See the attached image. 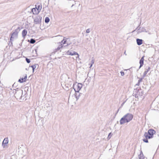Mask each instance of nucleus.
<instances>
[{"mask_svg":"<svg viewBox=\"0 0 159 159\" xmlns=\"http://www.w3.org/2000/svg\"><path fill=\"white\" fill-rule=\"evenodd\" d=\"M156 133V131L154 129H149L148 132H146L144 134V136L145 138L143 139V141L145 143H148V139L152 138L154 134Z\"/></svg>","mask_w":159,"mask_h":159,"instance_id":"obj_1","label":"nucleus"},{"mask_svg":"<svg viewBox=\"0 0 159 159\" xmlns=\"http://www.w3.org/2000/svg\"><path fill=\"white\" fill-rule=\"evenodd\" d=\"M133 118V116L132 114H127L121 118L120 120V123L122 125L125 123L128 122L131 120Z\"/></svg>","mask_w":159,"mask_h":159,"instance_id":"obj_2","label":"nucleus"},{"mask_svg":"<svg viewBox=\"0 0 159 159\" xmlns=\"http://www.w3.org/2000/svg\"><path fill=\"white\" fill-rule=\"evenodd\" d=\"M82 87V85L80 83L75 84L73 86V88L76 92H78Z\"/></svg>","mask_w":159,"mask_h":159,"instance_id":"obj_3","label":"nucleus"},{"mask_svg":"<svg viewBox=\"0 0 159 159\" xmlns=\"http://www.w3.org/2000/svg\"><path fill=\"white\" fill-rule=\"evenodd\" d=\"M67 54L69 55H71L73 56L74 55H77L78 56V57H79V54L77 53L76 52H70L69 51H68L67 52Z\"/></svg>","mask_w":159,"mask_h":159,"instance_id":"obj_4","label":"nucleus"},{"mask_svg":"<svg viewBox=\"0 0 159 159\" xmlns=\"http://www.w3.org/2000/svg\"><path fill=\"white\" fill-rule=\"evenodd\" d=\"M32 11L34 14H38L40 12L36 8H34L32 9Z\"/></svg>","mask_w":159,"mask_h":159,"instance_id":"obj_5","label":"nucleus"},{"mask_svg":"<svg viewBox=\"0 0 159 159\" xmlns=\"http://www.w3.org/2000/svg\"><path fill=\"white\" fill-rule=\"evenodd\" d=\"M144 56L142 57L139 61V63L140 64V68L143 66V61H144Z\"/></svg>","mask_w":159,"mask_h":159,"instance_id":"obj_6","label":"nucleus"},{"mask_svg":"<svg viewBox=\"0 0 159 159\" xmlns=\"http://www.w3.org/2000/svg\"><path fill=\"white\" fill-rule=\"evenodd\" d=\"M68 38H66V37H64L63 40L61 41V43L63 44H68V43H67V40L69 39Z\"/></svg>","mask_w":159,"mask_h":159,"instance_id":"obj_7","label":"nucleus"},{"mask_svg":"<svg viewBox=\"0 0 159 159\" xmlns=\"http://www.w3.org/2000/svg\"><path fill=\"white\" fill-rule=\"evenodd\" d=\"M136 41L137 44L139 45H141L143 43V40L141 39H136Z\"/></svg>","mask_w":159,"mask_h":159,"instance_id":"obj_8","label":"nucleus"},{"mask_svg":"<svg viewBox=\"0 0 159 159\" xmlns=\"http://www.w3.org/2000/svg\"><path fill=\"white\" fill-rule=\"evenodd\" d=\"M27 79V76H25L24 78H22L19 80V82L20 83H22L24 82H25Z\"/></svg>","mask_w":159,"mask_h":159,"instance_id":"obj_9","label":"nucleus"},{"mask_svg":"<svg viewBox=\"0 0 159 159\" xmlns=\"http://www.w3.org/2000/svg\"><path fill=\"white\" fill-rule=\"evenodd\" d=\"M27 32L26 30H23L22 33V35L23 37H25L26 35Z\"/></svg>","mask_w":159,"mask_h":159,"instance_id":"obj_10","label":"nucleus"},{"mask_svg":"<svg viewBox=\"0 0 159 159\" xmlns=\"http://www.w3.org/2000/svg\"><path fill=\"white\" fill-rule=\"evenodd\" d=\"M35 7L40 11L42 9V5L41 4H39L37 6L35 5Z\"/></svg>","mask_w":159,"mask_h":159,"instance_id":"obj_11","label":"nucleus"},{"mask_svg":"<svg viewBox=\"0 0 159 159\" xmlns=\"http://www.w3.org/2000/svg\"><path fill=\"white\" fill-rule=\"evenodd\" d=\"M8 140L7 138H5L3 141V144H7L8 143Z\"/></svg>","mask_w":159,"mask_h":159,"instance_id":"obj_12","label":"nucleus"},{"mask_svg":"<svg viewBox=\"0 0 159 159\" xmlns=\"http://www.w3.org/2000/svg\"><path fill=\"white\" fill-rule=\"evenodd\" d=\"M49 21L50 19L48 17H47L45 18V23H48V22H49Z\"/></svg>","mask_w":159,"mask_h":159,"instance_id":"obj_13","label":"nucleus"},{"mask_svg":"<svg viewBox=\"0 0 159 159\" xmlns=\"http://www.w3.org/2000/svg\"><path fill=\"white\" fill-rule=\"evenodd\" d=\"M35 41L33 39H31L30 41V43H35Z\"/></svg>","mask_w":159,"mask_h":159,"instance_id":"obj_14","label":"nucleus"},{"mask_svg":"<svg viewBox=\"0 0 159 159\" xmlns=\"http://www.w3.org/2000/svg\"><path fill=\"white\" fill-rule=\"evenodd\" d=\"M112 134H111V133H110L108 136V138L109 139H110L111 137Z\"/></svg>","mask_w":159,"mask_h":159,"instance_id":"obj_15","label":"nucleus"},{"mask_svg":"<svg viewBox=\"0 0 159 159\" xmlns=\"http://www.w3.org/2000/svg\"><path fill=\"white\" fill-rule=\"evenodd\" d=\"M31 67L32 68L33 70H34L36 68V66L35 65H34L33 66H31Z\"/></svg>","mask_w":159,"mask_h":159,"instance_id":"obj_16","label":"nucleus"},{"mask_svg":"<svg viewBox=\"0 0 159 159\" xmlns=\"http://www.w3.org/2000/svg\"><path fill=\"white\" fill-rule=\"evenodd\" d=\"M26 60L27 62L28 63H30V61L29 59H28V58H26Z\"/></svg>","mask_w":159,"mask_h":159,"instance_id":"obj_17","label":"nucleus"},{"mask_svg":"<svg viewBox=\"0 0 159 159\" xmlns=\"http://www.w3.org/2000/svg\"><path fill=\"white\" fill-rule=\"evenodd\" d=\"M17 34H18V32H13L12 34V35H13L14 34L17 35Z\"/></svg>","mask_w":159,"mask_h":159,"instance_id":"obj_18","label":"nucleus"},{"mask_svg":"<svg viewBox=\"0 0 159 159\" xmlns=\"http://www.w3.org/2000/svg\"><path fill=\"white\" fill-rule=\"evenodd\" d=\"M121 75L122 76H124L125 75V73L123 71H121L120 72Z\"/></svg>","mask_w":159,"mask_h":159,"instance_id":"obj_19","label":"nucleus"},{"mask_svg":"<svg viewBox=\"0 0 159 159\" xmlns=\"http://www.w3.org/2000/svg\"><path fill=\"white\" fill-rule=\"evenodd\" d=\"M86 33H89L90 32V30L89 29H88L86 30Z\"/></svg>","mask_w":159,"mask_h":159,"instance_id":"obj_20","label":"nucleus"},{"mask_svg":"<svg viewBox=\"0 0 159 159\" xmlns=\"http://www.w3.org/2000/svg\"><path fill=\"white\" fill-rule=\"evenodd\" d=\"M62 46H61L60 47H58L57 48V50H59L61 48H62Z\"/></svg>","mask_w":159,"mask_h":159,"instance_id":"obj_21","label":"nucleus"},{"mask_svg":"<svg viewBox=\"0 0 159 159\" xmlns=\"http://www.w3.org/2000/svg\"><path fill=\"white\" fill-rule=\"evenodd\" d=\"M12 38V36H11V39H10L11 40V39Z\"/></svg>","mask_w":159,"mask_h":159,"instance_id":"obj_22","label":"nucleus"}]
</instances>
